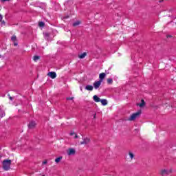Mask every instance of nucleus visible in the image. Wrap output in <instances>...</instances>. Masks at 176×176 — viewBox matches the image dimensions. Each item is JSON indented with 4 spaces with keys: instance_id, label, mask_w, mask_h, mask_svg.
I'll return each instance as SVG.
<instances>
[{
    "instance_id": "obj_1",
    "label": "nucleus",
    "mask_w": 176,
    "mask_h": 176,
    "mask_svg": "<svg viewBox=\"0 0 176 176\" xmlns=\"http://www.w3.org/2000/svg\"><path fill=\"white\" fill-rule=\"evenodd\" d=\"M3 168L5 171H9L10 170V166L12 164V160H4L3 161Z\"/></svg>"
},
{
    "instance_id": "obj_2",
    "label": "nucleus",
    "mask_w": 176,
    "mask_h": 176,
    "mask_svg": "<svg viewBox=\"0 0 176 176\" xmlns=\"http://www.w3.org/2000/svg\"><path fill=\"white\" fill-rule=\"evenodd\" d=\"M141 113H142L141 110L138 111L136 113H133L131 116V117L129 118V120H131V121L135 120V119H137V118H140Z\"/></svg>"
},
{
    "instance_id": "obj_3",
    "label": "nucleus",
    "mask_w": 176,
    "mask_h": 176,
    "mask_svg": "<svg viewBox=\"0 0 176 176\" xmlns=\"http://www.w3.org/2000/svg\"><path fill=\"white\" fill-rule=\"evenodd\" d=\"M36 126V122L35 121H30L28 124L29 130H32Z\"/></svg>"
},
{
    "instance_id": "obj_4",
    "label": "nucleus",
    "mask_w": 176,
    "mask_h": 176,
    "mask_svg": "<svg viewBox=\"0 0 176 176\" xmlns=\"http://www.w3.org/2000/svg\"><path fill=\"white\" fill-rule=\"evenodd\" d=\"M48 76H50V78H51L52 79H56V78H57V74H56V72H50L48 73Z\"/></svg>"
},
{
    "instance_id": "obj_5",
    "label": "nucleus",
    "mask_w": 176,
    "mask_h": 176,
    "mask_svg": "<svg viewBox=\"0 0 176 176\" xmlns=\"http://www.w3.org/2000/svg\"><path fill=\"white\" fill-rule=\"evenodd\" d=\"M101 81L98 80V81H95L94 82V87L96 90H97V89H98V87H100V86H101Z\"/></svg>"
},
{
    "instance_id": "obj_6",
    "label": "nucleus",
    "mask_w": 176,
    "mask_h": 176,
    "mask_svg": "<svg viewBox=\"0 0 176 176\" xmlns=\"http://www.w3.org/2000/svg\"><path fill=\"white\" fill-rule=\"evenodd\" d=\"M82 140H83V141L80 143V145H83V144L86 145L90 142V139H89L87 138H83Z\"/></svg>"
},
{
    "instance_id": "obj_7",
    "label": "nucleus",
    "mask_w": 176,
    "mask_h": 176,
    "mask_svg": "<svg viewBox=\"0 0 176 176\" xmlns=\"http://www.w3.org/2000/svg\"><path fill=\"white\" fill-rule=\"evenodd\" d=\"M106 75H107V74H106L105 73H101V74H100V75H99V78H100L99 81H100V82H102V80H104V79Z\"/></svg>"
},
{
    "instance_id": "obj_8",
    "label": "nucleus",
    "mask_w": 176,
    "mask_h": 176,
    "mask_svg": "<svg viewBox=\"0 0 176 176\" xmlns=\"http://www.w3.org/2000/svg\"><path fill=\"white\" fill-rule=\"evenodd\" d=\"M93 99L95 102H100L101 101V99L97 95L94 96Z\"/></svg>"
},
{
    "instance_id": "obj_9",
    "label": "nucleus",
    "mask_w": 176,
    "mask_h": 176,
    "mask_svg": "<svg viewBox=\"0 0 176 176\" xmlns=\"http://www.w3.org/2000/svg\"><path fill=\"white\" fill-rule=\"evenodd\" d=\"M85 90H88L89 91H93V86L92 85H86Z\"/></svg>"
},
{
    "instance_id": "obj_10",
    "label": "nucleus",
    "mask_w": 176,
    "mask_h": 176,
    "mask_svg": "<svg viewBox=\"0 0 176 176\" xmlns=\"http://www.w3.org/2000/svg\"><path fill=\"white\" fill-rule=\"evenodd\" d=\"M100 102H101L102 105L105 106L108 104V101L107 99H102L100 100Z\"/></svg>"
},
{
    "instance_id": "obj_11",
    "label": "nucleus",
    "mask_w": 176,
    "mask_h": 176,
    "mask_svg": "<svg viewBox=\"0 0 176 176\" xmlns=\"http://www.w3.org/2000/svg\"><path fill=\"white\" fill-rule=\"evenodd\" d=\"M68 155L71 156V155H75V149L69 148L68 151Z\"/></svg>"
},
{
    "instance_id": "obj_12",
    "label": "nucleus",
    "mask_w": 176,
    "mask_h": 176,
    "mask_svg": "<svg viewBox=\"0 0 176 176\" xmlns=\"http://www.w3.org/2000/svg\"><path fill=\"white\" fill-rule=\"evenodd\" d=\"M86 56H87V53L83 52L82 54L78 55V57L80 58H85V57H86Z\"/></svg>"
},
{
    "instance_id": "obj_13",
    "label": "nucleus",
    "mask_w": 176,
    "mask_h": 176,
    "mask_svg": "<svg viewBox=\"0 0 176 176\" xmlns=\"http://www.w3.org/2000/svg\"><path fill=\"white\" fill-rule=\"evenodd\" d=\"M140 108H142V107H145V101L144 100H141V103L138 104Z\"/></svg>"
},
{
    "instance_id": "obj_14",
    "label": "nucleus",
    "mask_w": 176,
    "mask_h": 176,
    "mask_svg": "<svg viewBox=\"0 0 176 176\" xmlns=\"http://www.w3.org/2000/svg\"><path fill=\"white\" fill-rule=\"evenodd\" d=\"M168 173H170V172H169L168 170H166V169L162 170L161 171L162 175H165V174H168Z\"/></svg>"
},
{
    "instance_id": "obj_15",
    "label": "nucleus",
    "mask_w": 176,
    "mask_h": 176,
    "mask_svg": "<svg viewBox=\"0 0 176 176\" xmlns=\"http://www.w3.org/2000/svg\"><path fill=\"white\" fill-rule=\"evenodd\" d=\"M3 19V16H2V14H0V23H1V24L5 25L6 22H5V21H2Z\"/></svg>"
},
{
    "instance_id": "obj_16",
    "label": "nucleus",
    "mask_w": 176,
    "mask_h": 176,
    "mask_svg": "<svg viewBox=\"0 0 176 176\" xmlns=\"http://www.w3.org/2000/svg\"><path fill=\"white\" fill-rule=\"evenodd\" d=\"M61 159H63V157L60 156V157H57L56 159H55V162L56 163H60V162H61Z\"/></svg>"
},
{
    "instance_id": "obj_17",
    "label": "nucleus",
    "mask_w": 176,
    "mask_h": 176,
    "mask_svg": "<svg viewBox=\"0 0 176 176\" xmlns=\"http://www.w3.org/2000/svg\"><path fill=\"white\" fill-rule=\"evenodd\" d=\"M107 83L109 85H112V83H113V80H112V78H108L107 79Z\"/></svg>"
},
{
    "instance_id": "obj_18",
    "label": "nucleus",
    "mask_w": 176,
    "mask_h": 176,
    "mask_svg": "<svg viewBox=\"0 0 176 176\" xmlns=\"http://www.w3.org/2000/svg\"><path fill=\"white\" fill-rule=\"evenodd\" d=\"M80 24V22L79 21H77L73 23V27H76V25H79Z\"/></svg>"
},
{
    "instance_id": "obj_19",
    "label": "nucleus",
    "mask_w": 176,
    "mask_h": 176,
    "mask_svg": "<svg viewBox=\"0 0 176 176\" xmlns=\"http://www.w3.org/2000/svg\"><path fill=\"white\" fill-rule=\"evenodd\" d=\"M50 36V34L49 33H45L44 34L45 39H49Z\"/></svg>"
},
{
    "instance_id": "obj_20",
    "label": "nucleus",
    "mask_w": 176,
    "mask_h": 176,
    "mask_svg": "<svg viewBox=\"0 0 176 176\" xmlns=\"http://www.w3.org/2000/svg\"><path fill=\"white\" fill-rule=\"evenodd\" d=\"M11 41H12V42H16V41H17V37H16V36H12L11 37Z\"/></svg>"
},
{
    "instance_id": "obj_21",
    "label": "nucleus",
    "mask_w": 176,
    "mask_h": 176,
    "mask_svg": "<svg viewBox=\"0 0 176 176\" xmlns=\"http://www.w3.org/2000/svg\"><path fill=\"white\" fill-rule=\"evenodd\" d=\"M33 60L34 61H38L39 60V56H34Z\"/></svg>"
},
{
    "instance_id": "obj_22",
    "label": "nucleus",
    "mask_w": 176,
    "mask_h": 176,
    "mask_svg": "<svg viewBox=\"0 0 176 176\" xmlns=\"http://www.w3.org/2000/svg\"><path fill=\"white\" fill-rule=\"evenodd\" d=\"M39 27H45V22L41 21L38 23Z\"/></svg>"
},
{
    "instance_id": "obj_23",
    "label": "nucleus",
    "mask_w": 176,
    "mask_h": 176,
    "mask_svg": "<svg viewBox=\"0 0 176 176\" xmlns=\"http://www.w3.org/2000/svg\"><path fill=\"white\" fill-rule=\"evenodd\" d=\"M66 100L67 101H71V100H74V97H67V98H66Z\"/></svg>"
},
{
    "instance_id": "obj_24",
    "label": "nucleus",
    "mask_w": 176,
    "mask_h": 176,
    "mask_svg": "<svg viewBox=\"0 0 176 176\" xmlns=\"http://www.w3.org/2000/svg\"><path fill=\"white\" fill-rule=\"evenodd\" d=\"M129 156L131 159H134V154H133L132 153H129Z\"/></svg>"
},
{
    "instance_id": "obj_25",
    "label": "nucleus",
    "mask_w": 176,
    "mask_h": 176,
    "mask_svg": "<svg viewBox=\"0 0 176 176\" xmlns=\"http://www.w3.org/2000/svg\"><path fill=\"white\" fill-rule=\"evenodd\" d=\"M5 111H2L1 113V118H3V116H5Z\"/></svg>"
},
{
    "instance_id": "obj_26",
    "label": "nucleus",
    "mask_w": 176,
    "mask_h": 176,
    "mask_svg": "<svg viewBox=\"0 0 176 176\" xmlns=\"http://www.w3.org/2000/svg\"><path fill=\"white\" fill-rule=\"evenodd\" d=\"M74 134H75V132L74 131H71L69 133V135H74Z\"/></svg>"
},
{
    "instance_id": "obj_27",
    "label": "nucleus",
    "mask_w": 176,
    "mask_h": 176,
    "mask_svg": "<svg viewBox=\"0 0 176 176\" xmlns=\"http://www.w3.org/2000/svg\"><path fill=\"white\" fill-rule=\"evenodd\" d=\"M43 164H47V161H43Z\"/></svg>"
},
{
    "instance_id": "obj_28",
    "label": "nucleus",
    "mask_w": 176,
    "mask_h": 176,
    "mask_svg": "<svg viewBox=\"0 0 176 176\" xmlns=\"http://www.w3.org/2000/svg\"><path fill=\"white\" fill-rule=\"evenodd\" d=\"M9 99L11 100V101H13V98L12 96H9Z\"/></svg>"
},
{
    "instance_id": "obj_29",
    "label": "nucleus",
    "mask_w": 176,
    "mask_h": 176,
    "mask_svg": "<svg viewBox=\"0 0 176 176\" xmlns=\"http://www.w3.org/2000/svg\"><path fill=\"white\" fill-rule=\"evenodd\" d=\"M69 16H63V19H69Z\"/></svg>"
},
{
    "instance_id": "obj_30",
    "label": "nucleus",
    "mask_w": 176,
    "mask_h": 176,
    "mask_svg": "<svg viewBox=\"0 0 176 176\" xmlns=\"http://www.w3.org/2000/svg\"><path fill=\"white\" fill-rule=\"evenodd\" d=\"M96 116H97V114L95 113V114L94 115V119H96Z\"/></svg>"
},
{
    "instance_id": "obj_31",
    "label": "nucleus",
    "mask_w": 176,
    "mask_h": 176,
    "mask_svg": "<svg viewBox=\"0 0 176 176\" xmlns=\"http://www.w3.org/2000/svg\"><path fill=\"white\" fill-rule=\"evenodd\" d=\"M17 45H19V43H14V46H17Z\"/></svg>"
},
{
    "instance_id": "obj_32",
    "label": "nucleus",
    "mask_w": 176,
    "mask_h": 176,
    "mask_svg": "<svg viewBox=\"0 0 176 176\" xmlns=\"http://www.w3.org/2000/svg\"><path fill=\"white\" fill-rule=\"evenodd\" d=\"M74 138H79V136L78 135H76Z\"/></svg>"
},
{
    "instance_id": "obj_33",
    "label": "nucleus",
    "mask_w": 176,
    "mask_h": 176,
    "mask_svg": "<svg viewBox=\"0 0 176 176\" xmlns=\"http://www.w3.org/2000/svg\"><path fill=\"white\" fill-rule=\"evenodd\" d=\"M8 1H10V0H3V2H6Z\"/></svg>"
},
{
    "instance_id": "obj_34",
    "label": "nucleus",
    "mask_w": 176,
    "mask_h": 176,
    "mask_svg": "<svg viewBox=\"0 0 176 176\" xmlns=\"http://www.w3.org/2000/svg\"><path fill=\"white\" fill-rule=\"evenodd\" d=\"M0 58H1V55H0Z\"/></svg>"
}]
</instances>
